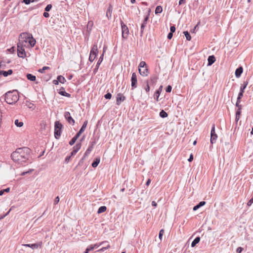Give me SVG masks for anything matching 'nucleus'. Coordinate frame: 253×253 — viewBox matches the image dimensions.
Instances as JSON below:
<instances>
[{
	"label": "nucleus",
	"instance_id": "603ef678",
	"mask_svg": "<svg viewBox=\"0 0 253 253\" xmlns=\"http://www.w3.org/2000/svg\"><path fill=\"white\" fill-rule=\"evenodd\" d=\"M33 171V169H30L28 171H24V172H22L21 175H25L26 174L31 173Z\"/></svg>",
	"mask_w": 253,
	"mask_h": 253
},
{
	"label": "nucleus",
	"instance_id": "39448f33",
	"mask_svg": "<svg viewBox=\"0 0 253 253\" xmlns=\"http://www.w3.org/2000/svg\"><path fill=\"white\" fill-rule=\"evenodd\" d=\"M23 44L21 42L17 43V55L18 57L24 58L26 56V54L24 48Z\"/></svg>",
	"mask_w": 253,
	"mask_h": 253
},
{
	"label": "nucleus",
	"instance_id": "ddd939ff",
	"mask_svg": "<svg viewBox=\"0 0 253 253\" xmlns=\"http://www.w3.org/2000/svg\"><path fill=\"white\" fill-rule=\"evenodd\" d=\"M42 245V243L40 242L39 243H35V244H23L22 245L24 246H25V247H30V248H32V249H38L39 248V247L41 246Z\"/></svg>",
	"mask_w": 253,
	"mask_h": 253
},
{
	"label": "nucleus",
	"instance_id": "f704fd0d",
	"mask_svg": "<svg viewBox=\"0 0 253 253\" xmlns=\"http://www.w3.org/2000/svg\"><path fill=\"white\" fill-rule=\"evenodd\" d=\"M14 124L17 127H21L23 126V123L19 122L18 119L15 120Z\"/></svg>",
	"mask_w": 253,
	"mask_h": 253
},
{
	"label": "nucleus",
	"instance_id": "4be33fe9",
	"mask_svg": "<svg viewBox=\"0 0 253 253\" xmlns=\"http://www.w3.org/2000/svg\"><path fill=\"white\" fill-rule=\"evenodd\" d=\"M206 204V202L205 201H201L196 206H194L193 208V211H196L200 207L204 206Z\"/></svg>",
	"mask_w": 253,
	"mask_h": 253
},
{
	"label": "nucleus",
	"instance_id": "69168bd1",
	"mask_svg": "<svg viewBox=\"0 0 253 253\" xmlns=\"http://www.w3.org/2000/svg\"><path fill=\"white\" fill-rule=\"evenodd\" d=\"M43 16L45 18H48L49 17V14L46 11L43 13Z\"/></svg>",
	"mask_w": 253,
	"mask_h": 253
},
{
	"label": "nucleus",
	"instance_id": "0e129e2a",
	"mask_svg": "<svg viewBox=\"0 0 253 253\" xmlns=\"http://www.w3.org/2000/svg\"><path fill=\"white\" fill-rule=\"evenodd\" d=\"M243 250V249L242 247H238L236 251L238 253H241Z\"/></svg>",
	"mask_w": 253,
	"mask_h": 253
},
{
	"label": "nucleus",
	"instance_id": "f8f14e48",
	"mask_svg": "<svg viewBox=\"0 0 253 253\" xmlns=\"http://www.w3.org/2000/svg\"><path fill=\"white\" fill-rule=\"evenodd\" d=\"M148 19H149V15H147L145 17V18L143 21V23H142V24L141 25V31H140V36H142L143 34V31H144V28L146 27V25L148 20Z\"/></svg>",
	"mask_w": 253,
	"mask_h": 253
},
{
	"label": "nucleus",
	"instance_id": "bf43d9fd",
	"mask_svg": "<svg viewBox=\"0 0 253 253\" xmlns=\"http://www.w3.org/2000/svg\"><path fill=\"white\" fill-rule=\"evenodd\" d=\"M243 93H243L242 92H240V91L239 92V93L238 94V97H237L239 100H241V99L242 97L243 96Z\"/></svg>",
	"mask_w": 253,
	"mask_h": 253
},
{
	"label": "nucleus",
	"instance_id": "bb28decb",
	"mask_svg": "<svg viewBox=\"0 0 253 253\" xmlns=\"http://www.w3.org/2000/svg\"><path fill=\"white\" fill-rule=\"evenodd\" d=\"M26 77H27V79L30 81H36V76L32 74H27L26 75Z\"/></svg>",
	"mask_w": 253,
	"mask_h": 253
},
{
	"label": "nucleus",
	"instance_id": "49530a36",
	"mask_svg": "<svg viewBox=\"0 0 253 253\" xmlns=\"http://www.w3.org/2000/svg\"><path fill=\"white\" fill-rule=\"evenodd\" d=\"M104 97L107 99H110L112 97V94L108 92L104 95Z\"/></svg>",
	"mask_w": 253,
	"mask_h": 253
},
{
	"label": "nucleus",
	"instance_id": "5701e85b",
	"mask_svg": "<svg viewBox=\"0 0 253 253\" xmlns=\"http://www.w3.org/2000/svg\"><path fill=\"white\" fill-rule=\"evenodd\" d=\"M99 162H100V158H95L91 164L92 167L93 168H96L98 165Z\"/></svg>",
	"mask_w": 253,
	"mask_h": 253
},
{
	"label": "nucleus",
	"instance_id": "c03bdc74",
	"mask_svg": "<svg viewBox=\"0 0 253 253\" xmlns=\"http://www.w3.org/2000/svg\"><path fill=\"white\" fill-rule=\"evenodd\" d=\"M164 233V229H161L160 231V232H159V238H160V239L161 240H162V237L163 236Z\"/></svg>",
	"mask_w": 253,
	"mask_h": 253
},
{
	"label": "nucleus",
	"instance_id": "4d7b16f0",
	"mask_svg": "<svg viewBox=\"0 0 253 253\" xmlns=\"http://www.w3.org/2000/svg\"><path fill=\"white\" fill-rule=\"evenodd\" d=\"M236 106L238 108L237 110L241 111L242 106L238 103H236Z\"/></svg>",
	"mask_w": 253,
	"mask_h": 253
},
{
	"label": "nucleus",
	"instance_id": "774afa93",
	"mask_svg": "<svg viewBox=\"0 0 253 253\" xmlns=\"http://www.w3.org/2000/svg\"><path fill=\"white\" fill-rule=\"evenodd\" d=\"M193 156L192 154H191L189 158L188 159V161L189 162H192L193 161Z\"/></svg>",
	"mask_w": 253,
	"mask_h": 253
},
{
	"label": "nucleus",
	"instance_id": "aec40b11",
	"mask_svg": "<svg viewBox=\"0 0 253 253\" xmlns=\"http://www.w3.org/2000/svg\"><path fill=\"white\" fill-rule=\"evenodd\" d=\"M243 68L242 67H240L239 68H238L236 71H235V76L237 78H239L242 73H243Z\"/></svg>",
	"mask_w": 253,
	"mask_h": 253
},
{
	"label": "nucleus",
	"instance_id": "2f4dec72",
	"mask_svg": "<svg viewBox=\"0 0 253 253\" xmlns=\"http://www.w3.org/2000/svg\"><path fill=\"white\" fill-rule=\"evenodd\" d=\"M159 115L162 118H166L168 116V113L163 110L160 111Z\"/></svg>",
	"mask_w": 253,
	"mask_h": 253
},
{
	"label": "nucleus",
	"instance_id": "a878e982",
	"mask_svg": "<svg viewBox=\"0 0 253 253\" xmlns=\"http://www.w3.org/2000/svg\"><path fill=\"white\" fill-rule=\"evenodd\" d=\"M200 241V237H197L192 242L191 247H194L198 243H199Z\"/></svg>",
	"mask_w": 253,
	"mask_h": 253
},
{
	"label": "nucleus",
	"instance_id": "b1692460",
	"mask_svg": "<svg viewBox=\"0 0 253 253\" xmlns=\"http://www.w3.org/2000/svg\"><path fill=\"white\" fill-rule=\"evenodd\" d=\"M28 42L29 43L31 47H34L36 44V40L33 38V36H31V38L28 41Z\"/></svg>",
	"mask_w": 253,
	"mask_h": 253
},
{
	"label": "nucleus",
	"instance_id": "a211bd4d",
	"mask_svg": "<svg viewBox=\"0 0 253 253\" xmlns=\"http://www.w3.org/2000/svg\"><path fill=\"white\" fill-rule=\"evenodd\" d=\"M13 71L11 69L8 70L7 71H0V75H3L4 77H7L8 75H10L12 74Z\"/></svg>",
	"mask_w": 253,
	"mask_h": 253
},
{
	"label": "nucleus",
	"instance_id": "f03ea898",
	"mask_svg": "<svg viewBox=\"0 0 253 253\" xmlns=\"http://www.w3.org/2000/svg\"><path fill=\"white\" fill-rule=\"evenodd\" d=\"M18 99L19 94L17 90L9 91L5 94V101L9 104L15 103Z\"/></svg>",
	"mask_w": 253,
	"mask_h": 253
},
{
	"label": "nucleus",
	"instance_id": "423d86ee",
	"mask_svg": "<svg viewBox=\"0 0 253 253\" xmlns=\"http://www.w3.org/2000/svg\"><path fill=\"white\" fill-rule=\"evenodd\" d=\"M98 53V47L97 44H94L90 52L89 60L90 62H93L95 59Z\"/></svg>",
	"mask_w": 253,
	"mask_h": 253
},
{
	"label": "nucleus",
	"instance_id": "1a4fd4ad",
	"mask_svg": "<svg viewBox=\"0 0 253 253\" xmlns=\"http://www.w3.org/2000/svg\"><path fill=\"white\" fill-rule=\"evenodd\" d=\"M131 86L132 89H133L137 87V76L135 73H133L132 74V76L131 78Z\"/></svg>",
	"mask_w": 253,
	"mask_h": 253
},
{
	"label": "nucleus",
	"instance_id": "052dcab7",
	"mask_svg": "<svg viewBox=\"0 0 253 253\" xmlns=\"http://www.w3.org/2000/svg\"><path fill=\"white\" fill-rule=\"evenodd\" d=\"M253 203V198H251L247 203L248 206H251L252 204Z\"/></svg>",
	"mask_w": 253,
	"mask_h": 253
},
{
	"label": "nucleus",
	"instance_id": "c756f323",
	"mask_svg": "<svg viewBox=\"0 0 253 253\" xmlns=\"http://www.w3.org/2000/svg\"><path fill=\"white\" fill-rule=\"evenodd\" d=\"M158 78L156 75H153V76L151 77L150 80V84H154L155 83Z\"/></svg>",
	"mask_w": 253,
	"mask_h": 253
},
{
	"label": "nucleus",
	"instance_id": "8fccbe9b",
	"mask_svg": "<svg viewBox=\"0 0 253 253\" xmlns=\"http://www.w3.org/2000/svg\"><path fill=\"white\" fill-rule=\"evenodd\" d=\"M83 133V132H82V131H81L80 130L79 131V132H78L74 136V137L77 139L81 135V134Z\"/></svg>",
	"mask_w": 253,
	"mask_h": 253
},
{
	"label": "nucleus",
	"instance_id": "c85d7f7f",
	"mask_svg": "<svg viewBox=\"0 0 253 253\" xmlns=\"http://www.w3.org/2000/svg\"><path fill=\"white\" fill-rule=\"evenodd\" d=\"M82 146L81 142H78L77 143L75 146L73 147V150H76V152H78V151L81 149Z\"/></svg>",
	"mask_w": 253,
	"mask_h": 253
},
{
	"label": "nucleus",
	"instance_id": "de8ad7c7",
	"mask_svg": "<svg viewBox=\"0 0 253 253\" xmlns=\"http://www.w3.org/2000/svg\"><path fill=\"white\" fill-rule=\"evenodd\" d=\"M109 248H110V246H109V245L108 244L106 247H103L102 248L99 250L98 251V252H104L105 250H106V249H107Z\"/></svg>",
	"mask_w": 253,
	"mask_h": 253
},
{
	"label": "nucleus",
	"instance_id": "72a5a7b5",
	"mask_svg": "<svg viewBox=\"0 0 253 253\" xmlns=\"http://www.w3.org/2000/svg\"><path fill=\"white\" fill-rule=\"evenodd\" d=\"M163 8L160 5L157 6L155 9V14H159L161 13L162 12Z\"/></svg>",
	"mask_w": 253,
	"mask_h": 253
},
{
	"label": "nucleus",
	"instance_id": "cd10ccee",
	"mask_svg": "<svg viewBox=\"0 0 253 253\" xmlns=\"http://www.w3.org/2000/svg\"><path fill=\"white\" fill-rule=\"evenodd\" d=\"M57 79L58 80V82L61 84H64L66 81L64 77L61 75L58 76Z\"/></svg>",
	"mask_w": 253,
	"mask_h": 253
},
{
	"label": "nucleus",
	"instance_id": "5fc2aeb1",
	"mask_svg": "<svg viewBox=\"0 0 253 253\" xmlns=\"http://www.w3.org/2000/svg\"><path fill=\"white\" fill-rule=\"evenodd\" d=\"M87 250H88V251L90 252L91 251H92L94 249V248L93 246V245H91L89 246L87 248Z\"/></svg>",
	"mask_w": 253,
	"mask_h": 253
},
{
	"label": "nucleus",
	"instance_id": "864d4df0",
	"mask_svg": "<svg viewBox=\"0 0 253 253\" xmlns=\"http://www.w3.org/2000/svg\"><path fill=\"white\" fill-rule=\"evenodd\" d=\"M145 89L147 92H148L150 91V86L149 85L148 81L147 82V85H146V87H145Z\"/></svg>",
	"mask_w": 253,
	"mask_h": 253
},
{
	"label": "nucleus",
	"instance_id": "a18cd8bd",
	"mask_svg": "<svg viewBox=\"0 0 253 253\" xmlns=\"http://www.w3.org/2000/svg\"><path fill=\"white\" fill-rule=\"evenodd\" d=\"M49 68V67H47V66H44L42 67V69H40L39 70V72H40V73H43V72L45 70H47V69H48Z\"/></svg>",
	"mask_w": 253,
	"mask_h": 253
},
{
	"label": "nucleus",
	"instance_id": "9d476101",
	"mask_svg": "<svg viewBox=\"0 0 253 253\" xmlns=\"http://www.w3.org/2000/svg\"><path fill=\"white\" fill-rule=\"evenodd\" d=\"M126 100V97L121 93H119L116 96V104L120 105L122 102Z\"/></svg>",
	"mask_w": 253,
	"mask_h": 253
},
{
	"label": "nucleus",
	"instance_id": "7ed1b4c3",
	"mask_svg": "<svg viewBox=\"0 0 253 253\" xmlns=\"http://www.w3.org/2000/svg\"><path fill=\"white\" fill-rule=\"evenodd\" d=\"M62 125L59 122L56 121L54 124V136L56 139H58L61 133Z\"/></svg>",
	"mask_w": 253,
	"mask_h": 253
},
{
	"label": "nucleus",
	"instance_id": "7c9ffc66",
	"mask_svg": "<svg viewBox=\"0 0 253 253\" xmlns=\"http://www.w3.org/2000/svg\"><path fill=\"white\" fill-rule=\"evenodd\" d=\"M106 210H107V208L106 206H101L98 209L97 213L99 214L101 213L102 212H105L106 211Z\"/></svg>",
	"mask_w": 253,
	"mask_h": 253
},
{
	"label": "nucleus",
	"instance_id": "e2e57ef3",
	"mask_svg": "<svg viewBox=\"0 0 253 253\" xmlns=\"http://www.w3.org/2000/svg\"><path fill=\"white\" fill-rule=\"evenodd\" d=\"M59 202V198L58 196L56 197L54 200V204H57Z\"/></svg>",
	"mask_w": 253,
	"mask_h": 253
},
{
	"label": "nucleus",
	"instance_id": "13d9d810",
	"mask_svg": "<svg viewBox=\"0 0 253 253\" xmlns=\"http://www.w3.org/2000/svg\"><path fill=\"white\" fill-rule=\"evenodd\" d=\"M170 33H174L175 31V27L174 26H170Z\"/></svg>",
	"mask_w": 253,
	"mask_h": 253
},
{
	"label": "nucleus",
	"instance_id": "9b49d317",
	"mask_svg": "<svg viewBox=\"0 0 253 253\" xmlns=\"http://www.w3.org/2000/svg\"><path fill=\"white\" fill-rule=\"evenodd\" d=\"M104 52H105V50H104V48H103V52L102 54V55L100 56V57H99V59L96 65L95 68L93 70V72L94 73V74H95L97 72V71H98V68H99L101 63L103 61Z\"/></svg>",
	"mask_w": 253,
	"mask_h": 253
},
{
	"label": "nucleus",
	"instance_id": "f257e3e1",
	"mask_svg": "<svg viewBox=\"0 0 253 253\" xmlns=\"http://www.w3.org/2000/svg\"><path fill=\"white\" fill-rule=\"evenodd\" d=\"M30 152V149L27 147L18 148L11 154V157L13 161L23 166L29 159Z\"/></svg>",
	"mask_w": 253,
	"mask_h": 253
},
{
	"label": "nucleus",
	"instance_id": "6e6552de",
	"mask_svg": "<svg viewBox=\"0 0 253 253\" xmlns=\"http://www.w3.org/2000/svg\"><path fill=\"white\" fill-rule=\"evenodd\" d=\"M217 138V135L215 131V125H212L211 131V143L214 144L216 142Z\"/></svg>",
	"mask_w": 253,
	"mask_h": 253
},
{
	"label": "nucleus",
	"instance_id": "ea45409f",
	"mask_svg": "<svg viewBox=\"0 0 253 253\" xmlns=\"http://www.w3.org/2000/svg\"><path fill=\"white\" fill-rule=\"evenodd\" d=\"M145 67H147L146 62L145 61H142L140 62L139 66H138V69L139 68H144Z\"/></svg>",
	"mask_w": 253,
	"mask_h": 253
},
{
	"label": "nucleus",
	"instance_id": "2eb2a0df",
	"mask_svg": "<svg viewBox=\"0 0 253 253\" xmlns=\"http://www.w3.org/2000/svg\"><path fill=\"white\" fill-rule=\"evenodd\" d=\"M138 70L140 74L143 76H147L148 75V69L147 67L144 68H139Z\"/></svg>",
	"mask_w": 253,
	"mask_h": 253
},
{
	"label": "nucleus",
	"instance_id": "680f3d73",
	"mask_svg": "<svg viewBox=\"0 0 253 253\" xmlns=\"http://www.w3.org/2000/svg\"><path fill=\"white\" fill-rule=\"evenodd\" d=\"M172 36L173 33L169 32L167 38L168 39L170 40L172 38Z\"/></svg>",
	"mask_w": 253,
	"mask_h": 253
},
{
	"label": "nucleus",
	"instance_id": "338daca9",
	"mask_svg": "<svg viewBox=\"0 0 253 253\" xmlns=\"http://www.w3.org/2000/svg\"><path fill=\"white\" fill-rule=\"evenodd\" d=\"M77 152H76V150H73V151L71 152V154H70V155L71 157L74 156L75 155H76V154L77 153Z\"/></svg>",
	"mask_w": 253,
	"mask_h": 253
},
{
	"label": "nucleus",
	"instance_id": "473e14b6",
	"mask_svg": "<svg viewBox=\"0 0 253 253\" xmlns=\"http://www.w3.org/2000/svg\"><path fill=\"white\" fill-rule=\"evenodd\" d=\"M66 121L68 122L69 124L74 125L75 122V120L72 118L71 116L68 117L66 119Z\"/></svg>",
	"mask_w": 253,
	"mask_h": 253
},
{
	"label": "nucleus",
	"instance_id": "4c0bfd02",
	"mask_svg": "<svg viewBox=\"0 0 253 253\" xmlns=\"http://www.w3.org/2000/svg\"><path fill=\"white\" fill-rule=\"evenodd\" d=\"M241 113V111H240L239 110H237V111L236 112V118H235V121L236 122H237L239 121V120L240 118Z\"/></svg>",
	"mask_w": 253,
	"mask_h": 253
},
{
	"label": "nucleus",
	"instance_id": "dca6fc26",
	"mask_svg": "<svg viewBox=\"0 0 253 253\" xmlns=\"http://www.w3.org/2000/svg\"><path fill=\"white\" fill-rule=\"evenodd\" d=\"M58 93L61 95L64 96H66V97H70L71 96L70 94L66 92L65 91V89H64V88L63 87H61L59 89Z\"/></svg>",
	"mask_w": 253,
	"mask_h": 253
},
{
	"label": "nucleus",
	"instance_id": "c9c22d12",
	"mask_svg": "<svg viewBox=\"0 0 253 253\" xmlns=\"http://www.w3.org/2000/svg\"><path fill=\"white\" fill-rule=\"evenodd\" d=\"M87 121H84L82 126L81 127V128H80V130L84 132L87 126Z\"/></svg>",
	"mask_w": 253,
	"mask_h": 253
},
{
	"label": "nucleus",
	"instance_id": "20e7f679",
	"mask_svg": "<svg viewBox=\"0 0 253 253\" xmlns=\"http://www.w3.org/2000/svg\"><path fill=\"white\" fill-rule=\"evenodd\" d=\"M31 34H29L27 33H21L19 37V42H21L23 45H25L26 43L28 42L29 40L31 38Z\"/></svg>",
	"mask_w": 253,
	"mask_h": 253
},
{
	"label": "nucleus",
	"instance_id": "58836bf2",
	"mask_svg": "<svg viewBox=\"0 0 253 253\" xmlns=\"http://www.w3.org/2000/svg\"><path fill=\"white\" fill-rule=\"evenodd\" d=\"M183 34L185 36V37H186L187 40H188V41L191 40V38L190 34L189 33V32L188 31H184L183 32Z\"/></svg>",
	"mask_w": 253,
	"mask_h": 253
},
{
	"label": "nucleus",
	"instance_id": "0eeeda50",
	"mask_svg": "<svg viewBox=\"0 0 253 253\" xmlns=\"http://www.w3.org/2000/svg\"><path fill=\"white\" fill-rule=\"evenodd\" d=\"M121 28H122V36L123 39H126L127 38L129 30L128 27L125 25L124 22L121 21Z\"/></svg>",
	"mask_w": 253,
	"mask_h": 253
},
{
	"label": "nucleus",
	"instance_id": "6e6d98bb",
	"mask_svg": "<svg viewBox=\"0 0 253 253\" xmlns=\"http://www.w3.org/2000/svg\"><path fill=\"white\" fill-rule=\"evenodd\" d=\"M71 158V156H67L65 158V162L67 164L69 163V162L70 161V159Z\"/></svg>",
	"mask_w": 253,
	"mask_h": 253
},
{
	"label": "nucleus",
	"instance_id": "09e8293b",
	"mask_svg": "<svg viewBox=\"0 0 253 253\" xmlns=\"http://www.w3.org/2000/svg\"><path fill=\"white\" fill-rule=\"evenodd\" d=\"M171 89H172V87L171 85H169L167 87H166V91L167 92H170L171 91Z\"/></svg>",
	"mask_w": 253,
	"mask_h": 253
},
{
	"label": "nucleus",
	"instance_id": "79ce46f5",
	"mask_svg": "<svg viewBox=\"0 0 253 253\" xmlns=\"http://www.w3.org/2000/svg\"><path fill=\"white\" fill-rule=\"evenodd\" d=\"M37 0H23L22 2L25 3L26 4H29L31 2H33Z\"/></svg>",
	"mask_w": 253,
	"mask_h": 253
},
{
	"label": "nucleus",
	"instance_id": "f3484780",
	"mask_svg": "<svg viewBox=\"0 0 253 253\" xmlns=\"http://www.w3.org/2000/svg\"><path fill=\"white\" fill-rule=\"evenodd\" d=\"M93 148V147H92V146L89 145L88 146V148L85 152L83 158L82 159L81 161H83L85 158V157H87L90 154V153L92 151Z\"/></svg>",
	"mask_w": 253,
	"mask_h": 253
},
{
	"label": "nucleus",
	"instance_id": "37998d69",
	"mask_svg": "<svg viewBox=\"0 0 253 253\" xmlns=\"http://www.w3.org/2000/svg\"><path fill=\"white\" fill-rule=\"evenodd\" d=\"M52 6L51 4H47V6L45 7L44 10L46 12L49 11L51 9Z\"/></svg>",
	"mask_w": 253,
	"mask_h": 253
},
{
	"label": "nucleus",
	"instance_id": "393cba45",
	"mask_svg": "<svg viewBox=\"0 0 253 253\" xmlns=\"http://www.w3.org/2000/svg\"><path fill=\"white\" fill-rule=\"evenodd\" d=\"M248 84V82H244L243 84H242L240 86V91L244 93L245 89L247 87Z\"/></svg>",
	"mask_w": 253,
	"mask_h": 253
},
{
	"label": "nucleus",
	"instance_id": "e433bc0d",
	"mask_svg": "<svg viewBox=\"0 0 253 253\" xmlns=\"http://www.w3.org/2000/svg\"><path fill=\"white\" fill-rule=\"evenodd\" d=\"M108 242L107 241H103L99 244H95L94 245H93L94 249H97L98 248L99 246H100L101 245H104L106 243H107Z\"/></svg>",
	"mask_w": 253,
	"mask_h": 253
},
{
	"label": "nucleus",
	"instance_id": "4468645a",
	"mask_svg": "<svg viewBox=\"0 0 253 253\" xmlns=\"http://www.w3.org/2000/svg\"><path fill=\"white\" fill-rule=\"evenodd\" d=\"M162 87H163L162 85H161L160 86V87L159 88V89H157L155 91V92L154 94V97L157 101H159V96L162 91Z\"/></svg>",
	"mask_w": 253,
	"mask_h": 253
},
{
	"label": "nucleus",
	"instance_id": "412c9836",
	"mask_svg": "<svg viewBox=\"0 0 253 253\" xmlns=\"http://www.w3.org/2000/svg\"><path fill=\"white\" fill-rule=\"evenodd\" d=\"M112 10V6L111 4H110L106 12V16L108 17V19L110 18L111 17Z\"/></svg>",
	"mask_w": 253,
	"mask_h": 253
},
{
	"label": "nucleus",
	"instance_id": "a19ab883",
	"mask_svg": "<svg viewBox=\"0 0 253 253\" xmlns=\"http://www.w3.org/2000/svg\"><path fill=\"white\" fill-rule=\"evenodd\" d=\"M77 139L74 136L72 139L69 142V144L71 145V146H72L74 144V143L76 142V140Z\"/></svg>",
	"mask_w": 253,
	"mask_h": 253
},
{
	"label": "nucleus",
	"instance_id": "3c124183",
	"mask_svg": "<svg viewBox=\"0 0 253 253\" xmlns=\"http://www.w3.org/2000/svg\"><path fill=\"white\" fill-rule=\"evenodd\" d=\"M64 116L65 119L71 116L70 113L69 112H65L64 114Z\"/></svg>",
	"mask_w": 253,
	"mask_h": 253
},
{
	"label": "nucleus",
	"instance_id": "6ab92c4d",
	"mask_svg": "<svg viewBox=\"0 0 253 253\" xmlns=\"http://www.w3.org/2000/svg\"><path fill=\"white\" fill-rule=\"evenodd\" d=\"M209 66L211 65L215 61V58L214 55H210L208 58Z\"/></svg>",
	"mask_w": 253,
	"mask_h": 253
}]
</instances>
